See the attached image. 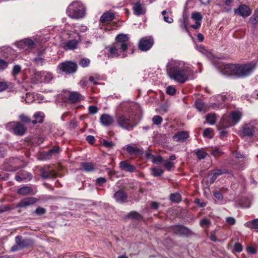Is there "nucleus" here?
Wrapping results in <instances>:
<instances>
[{"mask_svg":"<svg viewBox=\"0 0 258 258\" xmlns=\"http://www.w3.org/2000/svg\"><path fill=\"white\" fill-rule=\"evenodd\" d=\"M133 10L135 14L138 16L145 13V11L139 2H137L134 5Z\"/></svg>","mask_w":258,"mask_h":258,"instance_id":"obj_27","label":"nucleus"},{"mask_svg":"<svg viewBox=\"0 0 258 258\" xmlns=\"http://www.w3.org/2000/svg\"><path fill=\"white\" fill-rule=\"evenodd\" d=\"M41 175L42 178L47 179L56 176V172L53 170L42 169L41 171Z\"/></svg>","mask_w":258,"mask_h":258,"instance_id":"obj_21","label":"nucleus"},{"mask_svg":"<svg viewBox=\"0 0 258 258\" xmlns=\"http://www.w3.org/2000/svg\"><path fill=\"white\" fill-rule=\"evenodd\" d=\"M234 248L236 252H240L242 250V246L240 243L237 242L235 244Z\"/></svg>","mask_w":258,"mask_h":258,"instance_id":"obj_59","label":"nucleus"},{"mask_svg":"<svg viewBox=\"0 0 258 258\" xmlns=\"http://www.w3.org/2000/svg\"><path fill=\"white\" fill-rule=\"evenodd\" d=\"M34 117L35 119L31 121L33 124H35L37 123H42L43 121L44 114L42 112H37L34 114Z\"/></svg>","mask_w":258,"mask_h":258,"instance_id":"obj_25","label":"nucleus"},{"mask_svg":"<svg viewBox=\"0 0 258 258\" xmlns=\"http://www.w3.org/2000/svg\"><path fill=\"white\" fill-rule=\"evenodd\" d=\"M249 23L255 26L258 25V12L255 11L252 16L249 19Z\"/></svg>","mask_w":258,"mask_h":258,"instance_id":"obj_31","label":"nucleus"},{"mask_svg":"<svg viewBox=\"0 0 258 258\" xmlns=\"http://www.w3.org/2000/svg\"><path fill=\"white\" fill-rule=\"evenodd\" d=\"M256 132L258 134V122L253 121L243 126L242 136L250 138Z\"/></svg>","mask_w":258,"mask_h":258,"instance_id":"obj_5","label":"nucleus"},{"mask_svg":"<svg viewBox=\"0 0 258 258\" xmlns=\"http://www.w3.org/2000/svg\"><path fill=\"white\" fill-rule=\"evenodd\" d=\"M235 14H237L243 18H246L250 16L251 11L246 5H240L237 9L234 10Z\"/></svg>","mask_w":258,"mask_h":258,"instance_id":"obj_12","label":"nucleus"},{"mask_svg":"<svg viewBox=\"0 0 258 258\" xmlns=\"http://www.w3.org/2000/svg\"><path fill=\"white\" fill-rule=\"evenodd\" d=\"M85 171L87 172L92 171L94 169V165L91 163H83L82 164Z\"/></svg>","mask_w":258,"mask_h":258,"instance_id":"obj_36","label":"nucleus"},{"mask_svg":"<svg viewBox=\"0 0 258 258\" xmlns=\"http://www.w3.org/2000/svg\"><path fill=\"white\" fill-rule=\"evenodd\" d=\"M34 61L37 65L43 66L44 63V59L40 56V55L34 59Z\"/></svg>","mask_w":258,"mask_h":258,"instance_id":"obj_49","label":"nucleus"},{"mask_svg":"<svg viewBox=\"0 0 258 258\" xmlns=\"http://www.w3.org/2000/svg\"><path fill=\"white\" fill-rule=\"evenodd\" d=\"M196 155L199 159H202L206 157L207 153L203 151L199 150L196 152Z\"/></svg>","mask_w":258,"mask_h":258,"instance_id":"obj_55","label":"nucleus"},{"mask_svg":"<svg viewBox=\"0 0 258 258\" xmlns=\"http://www.w3.org/2000/svg\"><path fill=\"white\" fill-rule=\"evenodd\" d=\"M106 182V179L104 177H99L96 179V183L99 185H102L103 183Z\"/></svg>","mask_w":258,"mask_h":258,"instance_id":"obj_63","label":"nucleus"},{"mask_svg":"<svg viewBox=\"0 0 258 258\" xmlns=\"http://www.w3.org/2000/svg\"><path fill=\"white\" fill-rule=\"evenodd\" d=\"M163 166L168 171H170L171 169L174 167V164L170 161H164L163 162Z\"/></svg>","mask_w":258,"mask_h":258,"instance_id":"obj_48","label":"nucleus"},{"mask_svg":"<svg viewBox=\"0 0 258 258\" xmlns=\"http://www.w3.org/2000/svg\"><path fill=\"white\" fill-rule=\"evenodd\" d=\"M78 43L77 40L73 39L63 43L61 45L62 47L66 50H74L77 48Z\"/></svg>","mask_w":258,"mask_h":258,"instance_id":"obj_20","label":"nucleus"},{"mask_svg":"<svg viewBox=\"0 0 258 258\" xmlns=\"http://www.w3.org/2000/svg\"><path fill=\"white\" fill-rule=\"evenodd\" d=\"M114 14L110 12L104 13L100 18V21L102 23H106L111 21L114 18Z\"/></svg>","mask_w":258,"mask_h":258,"instance_id":"obj_22","label":"nucleus"},{"mask_svg":"<svg viewBox=\"0 0 258 258\" xmlns=\"http://www.w3.org/2000/svg\"><path fill=\"white\" fill-rule=\"evenodd\" d=\"M12 128L15 134L18 136L23 135L26 131V127L20 122H14Z\"/></svg>","mask_w":258,"mask_h":258,"instance_id":"obj_14","label":"nucleus"},{"mask_svg":"<svg viewBox=\"0 0 258 258\" xmlns=\"http://www.w3.org/2000/svg\"><path fill=\"white\" fill-rule=\"evenodd\" d=\"M88 110L90 114H95L98 112V109L96 106L91 105L89 107Z\"/></svg>","mask_w":258,"mask_h":258,"instance_id":"obj_53","label":"nucleus"},{"mask_svg":"<svg viewBox=\"0 0 258 258\" xmlns=\"http://www.w3.org/2000/svg\"><path fill=\"white\" fill-rule=\"evenodd\" d=\"M46 212L45 209L42 207H38L37 208L34 213L36 214L38 216H42L44 215Z\"/></svg>","mask_w":258,"mask_h":258,"instance_id":"obj_45","label":"nucleus"},{"mask_svg":"<svg viewBox=\"0 0 258 258\" xmlns=\"http://www.w3.org/2000/svg\"><path fill=\"white\" fill-rule=\"evenodd\" d=\"M222 154V152L218 148H216L212 151V154L215 157L220 156Z\"/></svg>","mask_w":258,"mask_h":258,"instance_id":"obj_64","label":"nucleus"},{"mask_svg":"<svg viewBox=\"0 0 258 258\" xmlns=\"http://www.w3.org/2000/svg\"><path fill=\"white\" fill-rule=\"evenodd\" d=\"M245 226L250 229H258V219L249 221L245 223Z\"/></svg>","mask_w":258,"mask_h":258,"instance_id":"obj_29","label":"nucleus"},{"mask_svg":"<svg viewBox=\"0 0 258 258\" xmlns=\"http://www.w3.org/2000/svg\"><path fill=\"white\" fill-rule=\"evenodd\" d=\"M188 19L187 17L184 16L180 24V27L181 29L188 32L187 25H188Z\"/></svg>","mask_w":258,"mask_h":258,"instance_id":"obj_38","label":"nucleus"},{"mask_svg":"<svg viewBox=\"0 0 258 258\" xmlns=\"http://www.w3.org/2000/svg\"><path fill=\"white\" fill-rule=\"evenodd\" d=\"M233 0H226L225 2V5L226 6L229 7L228 8H224L226 9V11L228 12L231 10V7H232V3Z\"/></svg>","mask_w":258,"mask_h":258,"instance_id":"obj_54","label":"nucleus"},{"mask_svg":"<svg viewBox=\"0 0 258 258\" xmlns=\"http://www.w3.org/2000/svg\"><path fill=\"white\" fill-rule=\"evenodd\" d=\"M126 150L131 155L139 156L143 154L142 151L137 147L127 146Z\"/></svg>","mask_w":258,"mask_h":258,"instance_id":"obj_24","label":"nucleus"},{"mask_svg":"<svg viewBox=\"0 0 258 258\" xmlns=\"http://www.w3.org/2000/svg\"><path fill=\"white\" fill-rule=\"evenodd\" d=\"M213 129L207 128L204 130L203 135L206 137L212 138L213 137Z\"/></svg>","mask_w":258,"mask_h":258,"instance_id":"obj_44","label":"nucleus"},{"mask_svg":"<svg viewBox=\"0 0 258 258\" xmlns=\"http://www.w3.org/2000/svg\"><path fill=\"white\" fill-rule=\"evenodd\" d=\"M170 200L173 202L178 203L181 201L180 195L178 193L171 194L170 196Z\"/></svg>","mask_w":258,"mask_h":258,"instance_id":"obj_37","label":"nucleus"},{"mask_svg":"<svg viewBox=\"0 0 258 258\" xmlns=\"http://www.w3.org/2000/svg\"><path fill=\"white\" fill-rule=\"evenodd\" d=\"M195 105L197 109L200 111L204 110L206 108L204 103L201 100H197L195 102Z\"/></svg>","mask_w":258,"mask_h":258,"instance_id":"obj_39","label":"nucleus"},{"mask_svg":"<svg viewBox=\"0 0 258 258\" xmlns=\"http://www.w3.org/2000/svg\"><path fill=\"white\" fill-rule=\"evenodd\" d=\"M226 172L227 170L226 169H216L215 170L213 174L218 177V176L220 175L225 173Z\"/></svg>","mask_w":258,"mask_h":258,"instance_id":"obj_58","label":"nucleus"},{"mask_svg":"<svg viewBox=\"0 0 258 258\" xmlns=\"http://www.w3.org/2000/svg\"><path fill=\"white\" fill-rule=\"evenodd\" d=\"M167 72L170 79L180 83L185 82L190 74L187 68L179 67L177 64L169 66L167 69Z\"/></svg>","mask_w":258,"mask_h":258,"instance_id":"obj_2","label":"nucleus"},{"mask_svg":"<svg viewBox=\"0 0 258 258\" xmlns=\"http://www.w3.org/2000/svg\"><path fill=\"white\" fill-rule=\"evenodd\" d=\"M90 60L88 58H82V67H86L89 66Z\"/></svg>","mask_w":258,"mask_h":258,"instance_id":"obj_61","label":"nucleus"},{"mask_svg":"<svg viewBox=\"0 0 258 258\" xmlns=\"http://www.w3.org/2000/svg\"><path fill=\"white\" fill-rule=\"evenodd\" d=\"M116 121L118 125L123 128L131 130L133 127L129 116L120 115L117 117Z\"/></svg>","mask_w":258,"mask_h":258,"instance_id":"obj_8","label":"nucleus"},{"mask_svg":"<svg viewBox=\"0 0 258 258\" xmlns=\"http://www.w3.org/2000/svg\"><path fill=\"white\" fill-rule=\"evenodd\" d=\"M171 231L180 236H187L191 233L188 228L181 225H175L171 227Z\"/></svg>","mask_w":258,"mask_h":258,"instance_id":"obj_11","label":"nucleus"},{"mask_svg":"<svg viewBox=\"0 0 258 258\" xmlns=\"http://www.w3.org/2000/svg\"><path fill=\"white\" fill-rule=\"evenodd\" d=\"M15 242L20 246L21 249L31 246L33 244L32 239L30 238L22 239L21 236H17L15 237Z\"/></svg>","mask_w":258,"mask_h":258,"instance_id":"obj_13","label":"nucleus"},{"mask_svg":"<svg viewBox=\"0 0 258 258\" xmlns=\"http://www.w3.org/2000/svg\"><path fill=\"white\" fill-rule=\"evenodd\" d=\"M211 224V222L210 220L207 219V218H204L201 220L200 222V225L202 228H208L209 227Z\"/></svg>","mask_w":258,"mask_h":258,"instance_id":"obj_34","label":"nucleus"},{"mask_svg":"<svg viewBox=\"0 0 258 258\" xmlns=\"http://www.w3.org/2000/svg\"><path fill=\"white\" fill-rule=\"evenodd\" d=\"M64 102L74 103L77 102L80 97V94L77 92H65L61 95Z\"/></svg>","mask_w":258,"mask_h":258,"instance_id":"obj_10","label":"nucleus"},{"mask_svg":"<svg viewBox=\"0 0 258 258\" xmlns=\"http://www.w3.org/2000/svg\"><path fill=\"white\" fill-rule=\"evenodd\" d=\"M154 43L151 37H145L141 39L139 42V48L142 51H146L152 47Z\"/></svg>","mask_w":258,"mask_h":258,"instance_id":"obj_9","label":"nucleus"},{"mask_svg":"<svg viewBox=\"0 0 258 258\" xmlns=\"http://www.w3.org/2000/svg\"><path fill=\"white\" fill-rule=\"evenodd\" d=\"M119 167L121 170L125 172L133 173L136 171V168L127 161H121L119 163Z\"/></svg>","mask_w":258,"mask_h":258,"instance_id":"obj_17","label":"nucleus"},{"mask_svg":"<svg viewBox=\"0 0 258 258\" xmlns=\"http://www.w3.org/2000/svg\"><path fill=\"white\" fill-rule=\"evenodd\" d=\"M21 70V67L20 66H19V65L14 66L13 68L12 72V75L13 76H17L20 72Z\"/></svg>","mask_w":258,"mask_h":258,"instance_id":"obj_47","label":"nucleus"},{"mask_svg":"<svg viewBox=\"0 0 258 258\" xmlns=\"http://www.w3.org/2000/svg\"><path fill=\"white\" fill-rule=\"evenodd\" d=\"M19 173L21 175V176H26L27 177V179L28 180H30L32 179V175L30 172H27L25 170L21 171Z\"/></svg>","mask_w":258,"mask_h":258,"instance_id":"obj_51","label":"nucleus"},{"mask_svg":"<svg viewBox=\"0 0 258 258\" xmlns=\"http://www.w3.org/2000/svg\"><path fill=\"white\" fill-rule=\"evenodd\" d=\"M107 48L108 49V51L109 52L108 55L109 57L113 58L114 57H118L120 55L119 51L113 44L111 45L108 46Z\"/></svg>","mask_w":258,"mask_h":258,"instance_id":"obj_23","label":"nucleus"},{"mask_svg":"<svg viewBox=\"0 0 258 258\" xmlns=\"http://www.w3.org/2000/svg\"><path fill=\"white\" fill-rule=\"evenodd\" d=\"M8 67V62L3 59H0V70H4Z\"/></svg>","mask_w":258,"mask_h":258,"instance_id":"obj_60","label":"nucleus"},{"mask_svg":"<svg viewBox=\"0 0 258 258\" xmlns=\"http://www.w3.org/2000/svg\"><path fill=\"white\" fill-rule=\"evenodd\" d=\"M245 167V163L244 161H239L237 163L235 162L234 165H233V167L234 169L236 170H242Z\"/></svg>","mask_w":258,"mask_h":258,"instance_id":"obj_40","label":"nucleus"},{"mask_svg":"<svg viewBox=\"0 0 258 258\" xmlns=\"http://www.w3.org/2000/svg\"><path fill=\"white\" fill-rule=\"evenodd\" d=\"M146 157L148 158H151L152 159V162L155 164H159L162 162L163 163V162L164 161H163V158L161 156L158 155L155 156L148 152L146 153Z\"/></svg>","mask_w":258,"mask_h":258,"instance_id":"obj_26","label":"nucleus"},{"mask_svg":"<svg viewBox=\"0 0 258 258\" xmlns=\"http://www.w3.org/2000/svg\"><path fill=\"white\" fill-rule=\"evenodd\" d=\"M100 123L105 126H108L114 122L113 117L110 115L106 113L102 114L99 118Z\"/></svg>","mask_w":258,"mask_h":258,"instance_id":"obj_16","label":"nucleus"},{"mask_svg":"<svg viewBox=\"0 0 258 258\" xmlns=\"http://www.w3.org/2000/svg\"><path fill=\"white\" fill-rule=\"evenodd\" d=\"M19 118L22 122L26 123H28L31 121L30 118L24 114L20 115L19 116Z\"/></svg>","mask_w":258,"mask_h":258,"instance_id":"obj_50","label":"nucleus"},{"mask_svg":"<svg viewBox=\"0 0 258 258\" xmlns=\"http://www.w3.org/2000/svg\"><path fill=\"white\" fill-rule=\"evenodd\" d=\"M176 92L175 89L172 86H168L166 89V93L170 95H173Z\"/></svg>","mask_w":258,"mask_h":258,"instance_id":"obj_56","label":"nucleus"},{"mask_svg":"<svg viewBox=\"0 0 258 258\" xmlns=\"http://www.w3.org/2000/svg\"><path fill=\"white\" fill-rule=\"evenodd\" d=\"M226 222L230 225H233L235 224L236 221L233 217H229L226 218Z\"/></svg>","mask_w":258,"mask_h":258,"instance_id":"obj_57","label":"nucleus"},{"mask_svg":"<svg viewBox=\"0 0 258 258\" xmlns=\"http://www.w3.org/2000/svg\"><path fill=\"white\" fill-rule=\"evenodd\" d=\"M37 74L40 75L43 77V80L44 82L46 83H48L50 82V81L52 79V77L50 73H46V72H39L37 73Z\"/></svg>","mask_w":258,"mask_h":258,"instance_id":"obj_32","label":"nucleus"},{"mask_svg":"<svg viewBox=\"0 0 258 258\" xmlns=\"http://www.w3.org/2000/svg\"><path fill=\"white\" fill-rule=\"evenodd\" d=\"M37 201L36 198L33 197H29L25 198L22 200L17 205V207L23 208L26 207L27 206H30L34 203H35Z\"/></svg>","mask_w":258,"mask_h":258,"instance_id":"obj_19","label":"nucleus"},{"mask_svg":"<svg viewBox=\"0 0 258 258\" xmlns=\"http://www.w3.org/2000/svg\"><path fill=\"white\" fill-rule=\"evenodd\" d=\"M113 197L117 203L122 204L126 201L127 195L124 191L119 190L114 193Z\"/></svg>","mask_w":258,"mask_h":258,"instance_id":"obj_18","label":"nucleus"},{"mask_svg":"<svg viewBox=\"0 0 258 258\" xmlns=\"http://www.w3.org/2000/svg\"><path fill=\"white\" fill-rule=\"evenodd\" d=\"M60 151L58 146H54V147L47 152H43L41 154L40 159L41 160H48L51 158L52 155L58 153Z\"/></svg>","mask_w":258,"mask_h":258,"instance_id":"obj_15","label":"nucleus"},{"mask_svg":"<svg viewBox=\"0 0 258 258\" xmlns=\"http://www.w3.org/2000/svg\"><path fill=\"white\" fill-rule=\"evenodd\" d=\"M241 113L239 111H232L230 116L224 115L220 122L222 128H226L237 123L241 119Z\"/></svg>","mask_w":258,"mask_h":258,"instance_id":"obj_3","label":"nucleus"},{"mask_svg":"<svg viewBox=\"0 0 258 258\" xmlns=\"http://www.w3.org/2000/svg\"><path fill=\"white\" fill-rule=\"evenodd\" d=\"M22 43L30 47H33L35 45L34 41L30 39H25L23 40L20 42L19 45H21Z\"/></svg>","mask_w":258,"mask_h":258,"instance_id":"obj_41","label":"nucleus"},{"mask_svg":"<svg viewBox=\"0 0 258 258\" xmlns=\"http://www.w3.org/2000/svg\"><path fill=\"white\" fill-rule=\"evenodd\" d=\"M130 40L126 34H120L115 37V42L113 43L121 52H125L130 46Z\"/></svg>","mask_w":258,"mask_h":258,"instance_id":"obj_4","label":"nucleus"},{"mask_svg":"<svg viewBox=\"0 0 258 258\" xmlns=\"http://www.w3.org/2000/svg\"><path fill=\"white\" fill-rule=\"evenodd\" d=\"M255 69V64L252 63L244 64L228 63L223 66L221 72L225 75H233L238 78H244L251 75Z\"/></svg>","mask_w":258,"mask_h":258,"instance_id":"obj_1","label":"nucleus"},{"mask_svg":"<svg viewBox=\"0 0 258 258\" xmlns=\"http://www.w3.org/2000/svg\"><path fill=\"white\" fill-rule=\"evenodd\" d=\"M162 118L159 115H155L152 118V121L154 124L156 125L160 124L162 122Z\"/></svg>","mask_w":258,"mask_h":258,"instance_id":"obj_46","label":"nucleus"},{"mask_svg":"<svg viewBox=\"0 0 258 258\" xmlns=\"http://www.w3.org/2000/svg\"><path fill=\"white\" fill-rule=\"evenodd\" d=\"M27 178L28 177L26 176H21L19 173H18V174L15 176V179L19 182H21L23 180H26Z\"/></svg>","mask_w":258,"mask_h":258,"instance_id":"obj_62","label":"nucleus"},{"mask_svg":"<svg viewBox=\"0 0 258 258\" xmlns=\"http://www.w3.org/2000/svg\"><path fill=\"white\" fill-rule=\"evenodd\" d=\"M188 137V135L186 132L182 131L178 132L177 134L173 136V138L177 141H181L187 139Z\"/></svg>","mask_w":258,"mask_h":258,"instance_id":"obj_28","label":"nucleus"},{"mask_svg":"<svg viewBox=\"0 0 258 258\" xmlns=\"http://www.w3.org/2000/svg\"><path fill=\"white\" fill-rule=\"evenodd\" d=\"M128 218L140 220L142 219V216L138 212L136 211H132L130 212L127 216Z\"/></svg>","mask_w":258,"mask_h":258,"instance_id":"obj_33","label":"nucleus"},{"mask_svg":"<svg viewBox=\"0 0 258 258\" xmlns=\"http://www.w3.org/2000/svg\"><path fill=\"white\" fill-rule=\"evenodd\" d=\"M32 191V189L27 186H24L21 188H20L18 190V194L20 195L25 196L30 194Z\"/></svg>","mask_w":258,"mask_h":258,"instance_id":"obj_30","label":"nucleus"},{"mask_svg":"<svg viewBox=\"0 0 258 258\" xmlns=\"http://www.w3.org/2000/svg\"><path fill=\"white\" fill-rule=\"evenodd\" d=\"M191 19L195 22H201L202 19V16L200 13L198 12H194L191 14Z\"/></svg>","mask_w":258,"mask_h":258,"instance_id":"obj_35","label":"nucleus"},{"mask_svg":"<svg viewBox=\"0 0 258 258\" xmlns=\"http://www.w3.org/2000/svg\"><path fill=\"white\" fill-rule=\"evenodd\" d=\"M207 121L211 124H214L216 121V117L215 114H209L206 116Z\"/></svg>","mask_w":258,"mask_h":258,"instance_id":"obj_42","label":"nucleus"},{"mask_svg":"<svg viewBox=\"0 0 258 258\" xmlns=\"http://www.w3.org/2000/svg\"><path fill=\"white\" fill-rule=\"evenodd\" d=\"M156 140L159 141L158 143H165L166 140V137L165 135H162L161 134L157 135L156 136Z\"/></svg>","mask_w":258,"mask_h":258,"instance_id":"obj_52","label":"nucleus"},{"mask_svg":"<svg viewBox=\"0 0 258 258\" xmlns=\"http://www.w3.org/2000/svg\"><path fill=\"white\" fill-rule=\"evenodd\" d=\"M58 69L67 74H71L76 72L78 67L76 63L68 61L60 63L58 66Z\"/></svg>","mask_w":258,"mask_h":258,"instance_id":"obj_7","label":"nucleus"},{"mask_svg":"<svg viewBox=\"0 0 258 258\" xmlns=\"http://www.w3.org/2000/svg\"><path fill=\"white\" fill-rule=\"evenodd\" d=\"M152 174L154 176H160L163 173V171L159 168H152Z\"/></svg>","mask_w":258,"mask_h":258,"instance_id":"obj_43","label":"nucleus"},{"mask_svg":"<svg viewBox=\"0 0 258 258\" xmlns=\"http://www.w3.org/2000/svg\"><path fill=\"white\" fill-rule=\"evenodd\" d=\"M80 3L79 2H74L68 8V16L73 19H79L80 17Z\"/></svg>","mask_w":258,"mask_h":258,"instance_id":"obj_6","label":"nucleus"}]
</instances>
